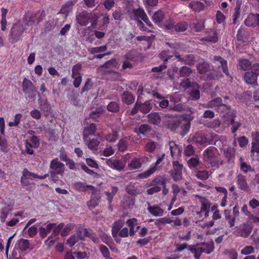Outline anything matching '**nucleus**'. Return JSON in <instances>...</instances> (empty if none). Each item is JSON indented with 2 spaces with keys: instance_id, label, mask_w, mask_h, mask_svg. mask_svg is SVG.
I'll use <instances>...</instances> for the list:
<instances>
[{
  "instance_id": "nucleus-1",
  "label": "nucleus",
  "mask_w": 259,
  "mask_h": 259,
  "mask_svg": "<svg viewBox=\"0 0 259 259\" xmlns=\"http://www.w3.org/2000/svg\"><path fill=\"white\" fill-rule=\"evenodd\" d=\"M145 94H152L154 97H156L159 99H161V96L160 94L154 93L153 92H151L150 91L148 90L147 88L144 89L142 86H139L137 91V94L138 95V101L135 104V107L132 111L133 114L136 113L139 110L143 113H147L152 109L153 103L152 100L147 101L144 103H141L139 101L140 99L142 98V95H145Z\"/></svg>"
},
{
  "instance_id": "nucleus-2",
  "label": "nucleus",
  "mask_w": 259,
  "mask_h": 259,
  "mask_svg": "<svg viewBox=\"0 0 259 259\" xmlns=\"http://www.w3.org/2000/svg\"><path fill=\"white\" fill-rule=\"evenodd\" d=\"M99 16L94 12L89 13L86 11L78 12L76 14V19L80 26H86L90 22L92 26L95 28L98 22Z\"/></svg>"
},
{
  "instance_id": "nucleus-3",
  "label": "nucleus",
  "mask_w": 259,
  "mask_h": 259,
  "mask_svg": "<svg viewBox=\"0 0 259 259\" xmlns=\"http://www.w3.org/2000/svg\"><path fill=\"white\" fill-rule=\"evenodd\" d=\"M204 160L208 165V166L218 167L220 160L219 154L217 148L210 147L203 152Z\"/></svg>"
},
{
  "instance_id": "nucleus-4",
  "label": "nucleus",
  "mask_w": 259,
  "mask_h": 259,
  "mask_svg": "<svg viewBox=\"0 0 259 259\" xmlns=\"http://www.w3.org/2000/svg\"><path fill=\"white\" fill-rule=\"evenodd\" d=\"M164 28L170 32H183L185 31L188 27V24L185 21H182L175 24L174 20L169 18L166 21L163 25Z\"/></svg>"
},
{
  "instance_id": "nucleus-5",
  "label": "nucleus",
  "mask_w": 259,
  "mask_h": 259,
  "mask_svg": "<svg viewBox=\"0 0 259 259\" xmlns=\"http://www.w3.org/2000/svg\"><path fill=\"white\" fill-rule=\"evenodd\" d=\"M235 113L234 112H229L226 115L223 116L224 127H228L230 125H232L231 132L234 134L241 126L239 122L235 121Z\"/></svg>"
},
{
  "instance_id": "nucleus-6",
  "label": "nucleus",
  "mask_w": 259,
  "mask_h": 259,
  "mask_svg": "<svg viewBox=\"0 0 259 259\" xmlns=\"http://www.w3.org/2000/svg\"><path fill=\"white\" fill-rule=\"evenodd\" d=\"M42 13H40L39 12H27L24 16L23 21L25 25L32 26L39 23L42 20Z\"/></svg>"
},
{
  "instance_id": "nucleus-7",
  "label": "nucleus",
  "mask_w": 259,
  "mask_h": 259,
  "mask_svg": "<svg viewBox=\"0 0 259 259\" xmlns=\"http://www.w3.org/2000/svg\"><path fill=\"white\" fill-rule=\"evenodd\" d=\"M169 47L174 49L173 54L175 55V57L181 61L184 62L185 64L191 65L194 64L195 62L194 57L193 55H189L185 56L183 57L179 55V50L180 49V45L177 44H171L169 43L166 44Z\"/></svg>"
},
{
  "instance_id": "nucleus-8",
  "label": "nucleus",
  "mask_w": 259,
  "mask_h": 259,
  "mask_svg": "<svg viewBox=\"0 0 259 259\" xmlns=\"http://www.w3.org/2000/svg\"><path fill=\"white\" fill-rule=\"evenodd\" d=\"M48 176V174H46L44 176H38L36 174L32 173L28 170L27 169H24L23 171V176L21 177V182L24 186L28 185H34L32 182L31 178H38L39 179H44Z\"/></svg>"
},
{
  "instance_id": "nucleus-9",
  "label": "nucleus",
  "mask_w": 259,
  "mask_h": 259,
  "mask_svg": "<svg viewBox=\"0 0 259 259\" xmlns=\"http://www.w3.org/2000/svg\"><path fill=\"white\" fill-rule=\"evenodd\" d=\"M216 135L210 133H197L193 137V141L201 145H207L211 143Z\"/></svg>"
},
{
  "instance_id": "nucleus-10",
  "label": "nucleus",
  "mask_w": 259,
  "mask_h": 259,
  "mask_svg": "<svg viewBox=\"0 0 259 259\" xmlns=\"http://www.w3.org/2000/svg\"><path fill=\"white\" fill-rule=\"evenodd\" d=\"M25 27L22 25L20 22L15 23L12 28L11 31V39L13 43L17 42L23 31L26 30Z\"/></svg>"
},
{
  "instance_id": "nucleus-11",
  "label": "nucleus",
  "mask_w": 259,
  "mask_h": 259,
  "mask_svg": "<svg viewBox=\"0 0 259 259\" xmlns=\"http://www.w3.org/2000/svg\"><path fill=\"white\" fill-rule=\"evenodd\" d=\"M50 172L52 175H62L64 171V165L58 158L52 160L51 162Z\"/></svg>"
},
{
  "instance_id": "nucleus-12",
  "label": "nucleus",
  "mask_w": 259,
  "mask_h": 259,
  "mask_svg": "<svg viewBox=\"0 0 259 259\" xmlns=\"http://www.w3.org/2000/svg\"><path fill=\"white\" fill-rule=\"evenodd\" d=\"M4 203L7 204V206L3 207L0 212V220L2 223L6 221L8 214L12 210V207L14 205V201L12 199H6L4 200Z\"/></svg>"
},
{
  "instance_id": "nucleus-13",
  "label": "nucleus",
  "mask_w": 259,
  "mask_h": 259,
  "mask_svg": "<svg viewBox=\"0 0 259 259\" xmlns=\"http://www.w3.org/2000/svg\"><path fill=\"white\" fill-rule=\"evenodd\" d=\"M5 119L3 117H0V147L2 151L6 152L8 148L7 141L5 138Z\"/></svg>"
},
{
  "instance_id": "nucleus-14",
  "label": "nucleus",
  "mask_w": 259,
  "mask_h": 259,
  "mask_svg": "<svg viewBox=\"0 0 259 259\" xmlns=\"http://www.w3.org/2000/svg\"><path fill=\"white\" fill-rule=\"evenodd\" d=\"M119 65L115 59L110 60L107 62L103 66V67L108 69V71L111 72L112 75L114 77V79H118L120 77L119 73L114 71V70L119 68Z\"/></svg>"
},
{
  "instance_id": "nucleus-15",
  "label": "nucleus",
  "mask_w": 259,
  "mask_h": 259,
  "mask_svg": "<svg viewBox=\"0 0 259 259\" xmlns=\"http://www.w3.org/2000/svg\"><path fill=\"white\" fill-rule=\"evenodd\" d=\"M102 159L105 161V163L107 165L113 169L120 170L122 169L125 166V164L121 160L115 157H112L109 159Z\"/></svg>"
},
{
  "instance_id": "nucleus-16",
  "label": "nucleus",
  "mask_w": 259,
  "mask_h": 259,
  "mask_svg": "<svg viewBox=\"0 0 259 259\" xmlns=\"http://www.w3.org/2000/svg\"><path fill=\"white\" fill-rule=\"evenodd\" d=\"M236 228L237 229L236 235L243 238L247 237L252 231V227L246 223L241 224L239 227H236Z\"/></svg>"
},
{
  "instance_id": "nucleus-17",
  "label": "nucleus",
  "mask_w": 259,
  "mask_h": 259,
  "mask_svg": "<svg viewBox=\"0 0 259 259\" xmlns=\"http://www.w3.org/2000/svg\"><path fill=\"white\" fill-rule=\"evenodd\" d=\"M39 145V140L37 137L33 136L25 142L26 151L29 154L33 153V148H36Z\"/></svg>"
},
{
  "instance_id": "nucleus-18",
  "label": "nucleus",
  "mask_w": 259,
  "mask_h": 259,
  "mask_svg": "<svg viewBox=\"0 0 259 259\" xmlns=\"http://www.w3.org/2000/svg\"><path fill=\"white\" fill-rule=\"evenodd\" d=\"M169 146L172 157L174 159H177L180 157L182 153V147L177 145L173 141L169 143Z\"/></svg>"
},
{
  "instance_id": "nucleus-19",
  "label": "nucleus",
  "mask_w": 259,
  "mask_h": 259,
  "mask_svg": "<svg viewBox=\"0 0 259 259\" xmlns=\"http://www.w3.org/2000/svg\"><path fill=\"white\" fill-rule=\"evenodd\" d=\"M130 17L134 20H137L138 21L140 19L143 20L146 18L147 15L144 10L141 8L134 9L129 13Z\"/></svg>"
},
{
  "instance_id": "nucleus-20",
  "label": "nucleus",
  "mask_w": 259,
  "mask_h": 259,
  "mask_svg": "<svg viewBox=\"0 0 259 259\" xmlns=\"http://www.w3.org/2000/svg\"><path fill=\"white\" fill-rule=\"evenodd\" d=\"M223 123V121H222V123H221L219 119H215L207 123V126L209 127L213 128L217 132L221 133H222L225 128V127H224Z\"/></svg>"
},
{
  "instance_id": "nucleus-21",
  "label": "nucleus",
  "mask_w": 259,
  "mask_h": 259,
  "mask_svg": "<svg viewBox=\"0 0 259 259\" xmlns=\"http://www.w3.org/2000/svg\"><path fill=\"white\" fill-rule=\"evenodd\" d=\"M245 23L246 26L249 27L259 26V14H250L248 15L245 21Z\"/></svg>"
},
{
  "instance_id": "nucleus-22",
  "label": "nucleus",
  "mask_w": 259,
  "mask_h": 259,
  "mask_svg": "<svg viewBox=\"0 0 259 259\" xmlns=\"http://www.w3.org/2000/svg\"><path fill=\"white\" fill-rule=\"evenodd\" d=\"M162 206V203L160 204V206L157 205H149L148 207V210L154 216H161L163 215L164 211L163 209L161 208Z\"/></svg>"
},
{
  "instance_id": "nucleus-23",
  "label": "nucleus",
  "mask_w": 259,
  "mask_h": 259,
  "mask_svg": "<svg viewBox=\"0 0 259 259\" xmlns=\"http://www.w3.org/2000/svg\"><path fill=\"white\" fill-rule=\"evenodd\" d=\"M222 102V98L218 97L202 104V107L206 108H214L216 110L221 105Z\"/></svg>"
},
{
  "instance_id": "nucleus-24",
  "label": "nucleus",
  "mask_w": 259,
  "mask_h": 259,
  "mask_svg": "<svg viewBox=\"0 0 259 259\" xmlns=\"http://www.w3.org/2000/svg\"><path fill=\"white\" fill-rule=\"evenodd\" d=\"M96 131V126L94 123H91L89 125L84 127L83 132V139L86 140L90 136H94Z\"/></svg>"
},
{
  "instance_id": "nucleus-25",
  "label": "nucleus",
  "mask_w": 259,
  "mask_h": 259,
  "mask_svg": "<svg viewBox=\"0 0 259 259\" xmlns=\"http://www.w3.org/2000/svg\"><path fill=\"white\" fill-rule=\"evenodd\" d=\"M85 144L88 146V148L93 151H97L98 150V146L100 141L98 139L93 138L90 140L87 138L86 140H83Z\"/></svg>"
},
{
  "instance_id": "nucleus-26",
  "label": "nucleus",
  "mask_w": 259,
  "mask_h": 259,
  "mask_svg": "<svg viewBox=\"0 0 259 259\" xmlns=\"http://www.w3.org/2000/svg\"><path fill=\"white\" fill-rule=\"evenodd\" d=\"M244 79L247 83L253 84L256 82L257 75L254 72L248 71L244 74Z\"/></svg>"
},
{
  "instance_id": "nucleus-27",
  "label": "nucleus",
  "mask_w": 259,
  "mask_h": 259,
  "mask_svg": "<svg viewBox=\"0 0 259 259\" xmlns=\"http://www.w3.org/2000/svg\"><path fill=\"white\" fill-rule=\"evenodd\" d=\"M126 224L130 227V235L133 236L139 228L137 220L135 218L129 219L126 221Z\"/></svg>"
},
{
  "instance_id": "nucleus-28",
  "label": "nucleus",
  "mask_w": 259,
  "mask_h": 259,
  "mask_svg": "<svg viewBox=\"0 0 259 259\" xmlns=\"http://www.w3.org/2000/svg\"><path fill=\"white\" fill-rule=\"evenodd\" d=\"M219 38V33L216 30H211L208 32L207 36L201 38V41L206 40L212 43H215Z\"/></svg>"
},
{
  "instance_id": "nucleus-29",
  "label": "nucleus",
  "mask_w": 259,
  "mask_h": 259,
  "mask_svg": "<svg viewBox=\"0 0 259 259\" xmlns=\"http://www.w3.org/2000/svg\"><path fill=\"white\" fill-rule=\"evenodd\" d=\"M189 250L194 254L195 259H199L201 253H203L200 244L189 246Z\"/></svg>"
},
{
  "instance_id": "nucleus-30",
  "label": "nucleus",
  "mask_w": 259,
  "mask_h": 259,
  "mask_svg": "<svg viewBox=\"0 0 259 259\" xmlns=\"http://www.w3.org/2000/svg\"><path fill=\"white\" fill-rule=\"evenodd\" d=\"M189 7L193 11L200 12L204 9V5L202 3L199 1L193 0L190 3Z\"/></svg>"
},
{
  "instance_id": "nucleus-31",
  "label": "nucleus",
  "mask_w": 259,
  "mask_h": 259,
  "mask_svg": "<svg viewBox=\"0 0 259 259\" xmlns=\"http://www.w3.org/2000/svg\"><path fill=\"white\" fill-rule=\"evenodd\" d=\"M75 3V2L72 1H68L62 7L60 12L67 16L72 11V6L74 5Z\"/></svg>"
},
{
  "instance_id": "nucleus-32",
  "label": "nucleus",
  "mask_w": 259,
  "mask_h": 259,
  "mask_svg": "<svg viewBox=\"0 0 259 259\" xmlns=\"http://www.w3.org/2000/svg\"><path fill=\"white\" fill-rule=\"evenodd\" d=\"M200 245H201L202 252H205L207 254H209L213 251L214 243L212 240L209 241L206 243L200 244Z\"/></svg>"
},
{
  "instance_id": "nucleus-33",
  "label": "nucleus",
  "mask_w": 259,
  "mask_h": 259,
  "mask_svg": "<svg viewBox=\"0 0 259 259\" xmlns=\"http://www.w3.org/2000/svg\"><path fill=\"white\" fill-rule=\"evenodd\" d=\"M199 85L195 83L193 84V89L190 92L189 99L192 100H197L200 98V91Z\"/></svg>"
},
{
  "instance_id": "nucleus-34",
  "label": "nucleus",
  "mask_w": 259,
  "mask_h": 259,
  "mask_svg": "<svg viewBox=\"0 0 259 259\" xmlns=\"http://www.w3.org/2000/svg\"><path fill=\"white\" fill-rule=\"evenodd\" d=\"M54 226H55V224L50 223L46 227H40L39 232L40 236L43 238H45L54 228Z\"/></svg>"
},
{
  "instance_id": "nucleus-35",
  "label": "nucleus",
  "mask_w": 259,
  "mask_h": 259,
  "mask_svg": "<svg viewBox=\"0 0 259 259\" xmlns=\"http://www.w3.org/2000/svg\"><path fill=\"white\" fill-rule=\"evenodd\" d=\"M38 103L39 104V107L41 111L46 113L50 112L51 108L47 99L44 98H40L38 100Z\"/></svg>"
},
{
  "instance_id": "nucleus-36",
  "label": "nucleus",
  "mask_w": 259,
  "mask_h": 259,
  "mask_svg": "<svg viewBox=\"0 0 259 259\" xmlns=\"http://www.w3.org/2000/svg\"><path fill=\"white\" fill-rule=\"evenodd\" d=\"M124 224V221L119 220L115 222L112 226V234L115 238L117 237V234L120 229L122 227Z\"/></svg>"
},
{
  "instance_id": "nucleus-37",
  "label": "nucleus",
  "mask_w": 259,
  "mask_h": 259,
  "mask_svg": "<svg viewBox=\"0 0 259 259\" xmlns=\"http://www.w3.org/2000/svg\"><path fill=\"white\" fill-rule=\"evenodd\" d=\"M210 204L208 202L203 201L202 202L200 211L197 212L198 214L202 216V214L205 217H207L209 215V208Z\"/></svg>"
},
{
  "instance_id": "nucleus-38",
  "label": "nucleus",
  "mask_w": 259,
  "mask_h": 259,
  "mask_svg": "<svg viewBox=\"0 0 259 259\" xmlns=\"http://www.w3.org/2000/svg\"><path fill=\"white\" fill-rule=\"evenodd\" d=\"M214 61L216 62H218L220 65H219V66H221L222 68V69L223 70V72L227 75H229V71L227 68V61L224 60L223 58H222L221 57L219 56H215L214 57Z\"/></svg>"
},
{
  "instance_id": "nucleus-39",
  "label": "nucleus",
  "mask_w": 259,
  "mask_h": 259,
  "mask_svg": "<svg viewBox=\"0 0 259 259\" xmlns=\"http://www.w3.org/2000/svg\"><path fill=\"white\" fill-rule=\"evenodd\" d=\"M148 120L150 123L154 125H157L160 122L161 118L158 113L154 112L151 113L148 115Z\"/></svg>"
},
{
  "instance_id": "nucleus-40",
  "label": "nucleus",
  "mask_w": 259,
  "mask_h": 259,
  "mask_svg": "<svg viewBox=\"0 0 259 259\" xmlns=\"http://www.w3.org/2000/svg\"><path fill=\"white\" fill-rule=\"evenodd\" d=\"M134 100L135 98L132 94L128 92H124L122 95V101L127 105L133 103Z\"/></svg>"
},
{
  "instance_id": "nucleus-41",
  "label": "nucleus",
  "mask_w": 259,
  "mask_h": 259,
  "mask_svg": "<svg viewBox=\"0 0 259 259\" xmlns=\"http://www.w3.org/2000/svg\"><path fill=\"white\" fill-rule=\"evenodd\" d=\"M163 19L164 14L161 11H158L152 16L153 21L159 25L161 24V22Z\"/></svg>"
},
{
  "instance_id": "nucleus-42",
  "label": "nucleus",
  "mask_w": 259,
  "mask_h": 259,
  "mask_svg": "<svg viewBox=\"0 0 259 259\" xmlns=\"http://www.w3.org/2000/svg\"><path fill=\"white\" fill-rule=\"evenodd\" d=\"M192 73V70L190 68L187 66H183L180 68L179 70V75L177 76V78L180 77L188 76Z\"/></svg>"
},
{
  "instance_id": "nucleus-43",
  "label": "nucleus",
  "mask_w": 259,
  "mask_h": 259,
  "mask_svg": "<svg viewBox=\"0 0 259 259\" xmlns=\"http://www.w3.org/2000/svg\"><path fill=\"white\" fill-rule=\"evenodd\" d=\"M237 184L239 188L241 190H246L247 184L244 176L239 175L237 177Z\"/></svg>"
},
{
  "instance_id": "nucleus-44",
  "label": "nucleus",
  "mask_w": 259,
  "mask_h": 259,
  "mask_svg": "<svg viewBox=\"0 0 259 259\" xmlns=\"http://www.w3.org/2000/svg\"><path fill=\"white\" fill-rule=\"evenodd\" d=\"M107 49V47L106 45L91 48L88 49V51L92 54H95L96 53H101L105 52Z\"/></svg>"
},
{
  "instance_id": "nucleus-45",
  "label": "nucleus",
  "mask_w": 259,
  "mask_h": 259,
  "mask_svg": "<svg viewBox=\"0 0 259 259\" xmlns=\"http://www.w3.org/2000/svg\"><path fill=\"white\" fill-rule=\"evenodd\" d=\"M224 215L226 220L228 221L230 227H233L234 226L236 219L235 217H232L230 211L225 209L224 210Z\"/></svg>"
},
{
  "instance_id": "nucleus-46",
  "label": "nucleus",
  "mask_w": 259,
  "mask_h": 259,
  "mask_svg": "<svg viewBox=\"0 0 259 259\" xmlns=\"http://www.w3.org/2000/svg\"><path fill=\"white\" fill-rule=\"evenodd\" d=\"M22 87L24 92L28 93L33 88V84L31 81L25 78L23 81Z\"/></svg>"
},
{
  "instance_id": "nucleus-47",
  "label": "nucleus",
  "mask_w": 259,
  "mask_h": 259,
  "mask_svg": "<svg viewBox=\"0 0 259 259\" xmlns=\"http://www.w3.org/2000/svg\"><path fill=\"white\" fill-rule=\"evenodd\" d=\"M75 188L80 191H84L87 190L88 188L93 190L94 187L92 186L85 185L84 183L81 182H77L74 184Z\"/></svg>"
},
{
  "instance_id": "nucleus-48",
  "label": "nucleus",
  "mask_w": 259,
  "mask_h": 259,
  "mask_svg": "<svg viewBox=\"0 0 259 259\" xmlns=\"http://www.w3.org/2000/svg\"><path fill=\"white\" fill-rule=\"evenodd\" d=\"M128 166L131 169H136L141 167V163L138 158H135L130 161Z\"/></svg>"
},
{
  "instance_id": "nucleus-49",
  "label": "nucleus",
  "mask_w": 259,
  "mask_h": 259,
  "mask_svg": "<svg viewBox=\"0 0 259 259\" xmlns=\"http://www.w3.org/2000/svg\"><path fill=\"white\" fill-rule=\"evenodd\" d=\"M29 246L30 244L28 240L21 239L18 242V248L22 251L26 250Z\"/></svg>"
},
{
  "instance_id": "nucleus-50",
  "label": "nucleus",
  "mask_w": 259,
  "mask_h": 259,
  "mask_svg": "<svg viewBox=\"0 0 259 259\" xmlns=\"http://www.w3.org/2000/svg\"><path fill=\"white\" fill-rule=\"evenodd\" d=\"M99 249L102 254L105 258V259H113L112 257H110L109 249L106 246L103 245H100Z\"/></svg>"
},
{
  "instance_id": "nucleus-51",
  "label": "nucleus",
  "mask_w": 259,
  "mask_h": 259,
  "mask_svg": "<svg viewBox=\"0 0 259 259\" xmlns=\"http://www.w3.org/2000/svg\"><path fill=\"white\" fill-rule=\"evenodd\" d=\"M22 117V115L20 113L15 114L14 121H10L8 123L9 126L11 127L18 126L20 122Z\"/></svg>"
},
{
  "instance_id": "nucleus-52",
  "label": "nucleus",
  "mask_w": 259,
  "mask_h": 259,
  "mask_svg": "<svg viewBox=\"0 0 259 259\" xmlns=\"http://www.w3.org/2000/svg\"><path fill=\"white\" fill-rule=\"evenodd\" d=\"M79 238L82 240L83 239V237L80 235L78 236L73 235L67 240V244L69 246L72 247L78 241Z\"/></svg>"
},
{
  "instance_id": "nucleus-53",
  "label": "nucleus",
  "mask_w": 259,
  "mask_h": 259,
  "mask_svg": "<svg viewBox=\"0 0 259 259\" xmlns=\"http://www.w3.org/2000/svg\"><path fill=\"white\" fill-rule=\"evenodd\" d=\"M156 170L155 166L151 167L146 171L139 174L138 177L140 179H145L150 177Z\"/></svg>"
},
{
  "instance_id": "nucleus-54",
  "label": "nucleus",
  "mask_w": 259,
  "mask_h": 259,
  "mask_svg": "<svg viewBox=\"0 0 259 259\" xmlns=\"http://www.w3.org/2000/svg\"><path fill=\"white\" fill-rule=\"evenodd\" d=\"M251 63L247 59L239 61V66L244 70H249L251 68Z\"/></svg>"
},
{
  "instance_id": "nucleus-55",
  "label": "nucleus",
  "mask_w": 259,
  "mask_h": 259,
  "mask_svg": "<svg viewBox=\"0 0 259 259\" xmlns=\"http://www.w3.org/2000/svg\"><path fill=\"white\" fill-rule=\"evenodd\" d=\"M188 164L189 167L191 169L196 168L199 164V160L198 158L197 157H195L190 158L188 161Z\"/></svg>"
},
{
  "instance_id": "nucleus-56",
  "label": "nucleus",
  "mask_w": 259,
  "mask_h": 259,
  "mask_svg": "<svg viewBox=\"0 0 259 259\" xmlns=\"http://www.w3.org/2000/svg\"><path fill=\"white\" fill-rule=\"evenodd\" d=\"M209 67L208 63L204 62L197 65V69L200 73L203 74L208 71Z\"/></svg>"
},
{
  "instance_id": "nucleus-57",
  "label": "nucleus",
  "mask_w": 259,
  "mask_h": 259,
  "mask_svg": "<svg viewBox=\"0 0 259 259\" xmlns=\"http://www.w3.org/2000/svg\"><path fill=\"white\" fill-rule=\"evenodd\" d=\"M118 135L116 131L112 132L106 136L105 139L109 142H114L118 138Z\"/></svg>"
},
{
  "instance_id": "nucleus-58",
  "label": "nucleus",
  "mask_w": 259,
  "mask_h": 259,
  "mask_svg": "<svg viewBox=\"0 0 259 259\" xmlns=\"http://www.w3.org/2000/svg\"><path fill=\"white\" fill-rule=\"evenodd\" d=\"M167 72L168 76L172 80H174L176 78H177V76L179 75V71H178V68L176 67L171 69H169Z\"/></svg>"
},
{
  "instance_id": "nucleus-59",
  "label": "nucleus",
  "mask_w": 259,
  "mask_h": 259,
  "mask_svg": "<svg viewBox=\"0 0 259 259\" xmlns=\"http://www.w3.org/2000/svg\"><path fill=\"white\" fill-rule=\"evenodd\" d=\"M152 183L156 186H162L166 185V180L162 177L159 176L154 179Z\"/></svg>"
},
{
  "instance_id": "nucleus-60",
  "label": "nucleus",
  "mask_w": 259,
  "mask_h": 259,
  "mask_svg": "<svg viewBox=\"0 0 259 259\" xmlns=\"http://www.w3.org/2000/svg\"><path fill=\"white\" fill-rule=\"evenodd\" d=\"M193 24L194 25V30L196 32L201 31L204 27V23L202 21L196 20Z\"/></svg>"
},
{
  "instance_id": "nucleus-61",
  "label": "nucleus",
  "mask_w": 259,
  "mask_h": 259,
  "mask_svg": "<svg viewBox=\"0 0 259 259\" xmlns=\"http://www.w3.org/2000/svg\"><path fill=\"white\" fill-rule=\"evenodd\" d=\"M81 68V64L80 63L74 65L72 68V77L80 76L79 71Z\"/></svg>"
},
{
  "instance_id": "nucleus-62",
  "label": "nucleus",
  "mask_w": 259,
  "mask_h": 259,
  "mask_svg": "<svg viewBox=\"0 0 259 259\" xmlns=\"http://www.w3.org/2000/svg\"><path fill=\"white\" fill-rule=\"evenodd\" d=\"M225 156L229 159L231 160L235 156V150L234 148L228 147L225 150Z\"/></svg>"
},
{
  "instance_id": "nucleus-63",
  "label": "nucleus",
  "mask_w": 259,
  "mask_h": 259,
  "mask_svg": "<svg viewBox=\"0 0 259 259\" xmlns=\"http://www.w3.org/2000/svg\"><path fill=\"white\" fill-rule=\"evenodd\" d=\"M172 220L169 218H161L156 220L155 222V225L159 226L160 225L164 224H170L171 223Z\"/></svg>"
},
{
  "instance_id": "nucleus-64",
  "label": "nucleus",
  "mask_w": 259,
  "mask_h": 259,
  "mask_svg": "<svg viewBox=\"0 0 259 259\" xmlns=\"http://www.w3.org/2000/svg\"><path fill=\"white\" fill-rule=\"evenodd\" d=\"M170 102L176 105L177 103H178L179 101H180L181 99V95L178 93H176L172 95H171L169 97Z\"/></svg>"
}]
</instances>
